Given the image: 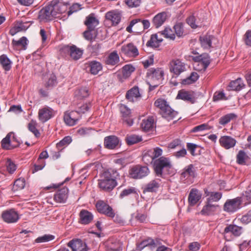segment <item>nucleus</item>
Returning <instances> with one entry per match:
<instances>
[{"mask_svg": "<svg viewBox=\"0 0 251 251\" xmlns=\"http://www.w3.org/2000/svg\"><path fill=\"white\" fill-rule=\"evenodd\" d=\"M126 98L130 101H134V99L140 97L138 87L134 86L128 90L126 94Z\"/></svg>", "mask_w": 251, "mask_h": 251, "instance_id": "obj_42", "label": "nucleus"}, {"mask_svg": "<svg viewBox=\"0 0 251 251\" xmlns=\"http://www.w3.org/2000/svg\"><path fill=\"white\" fill-rule=\"evenodd\" d=\"M154 125V120L152 117H149L147 119L143 120L141 127L143 130L148 131L153 129Z\"/></svg>", "mask_w": 251, "mask_h": 251, "instance_id": "obj_36", "label": "nucleus"}, {"mask_svg": "<svg viewBox=\"0 0 251 251\" xmlns=\"http://www.w3.org/2000/svg\"><path fill=\"white\" fill-rule=\"evenodd\" d=\"M197 176L196 170L193 164H189L185 166L182 170L180 175V180L181 182L188 185L194 182V179Z\"/></svg>", "mask_w": 251, "mask_h": 251, "instance_id": "obj_7", "label": "nucleus"}, {"mask_svg": "<svg viewBox=\"0 0 251 251\" xmlns=\"http://www.w3.org/2000/svg\"><path fill=\"white\" fill-rule=\"evenodd\" d=\"M38 124L36 120L32 119L28 124V129L36 137H39L40 136V133L39 130L37 128Z\"/></svg>", "mask_w": 251, "mask_h": 251, "instance_id": "obj_47", "label": "nucleus"}, {"mask_svg": "<svg viewBox=\"0 0 251 251\" xmlns=\"http://www.w3.org/2000/svg\"><path fill=\"white\" fill-rule=\"evenodd\" d=\"M167 19V13L165 12L156 15L152 20V24L156 28L161 26Z\"/></svg>", "mask_w": 251, "mask_h": 251, "instance_id": "obj_34", "label": "nucleus"}, {"mask_svg": "<svg viewBox=\"0 0 251 251\" xmlns=\"http://www.w3.org/2000/svg\"><path fill=\"white\" fill-rule=\"evenodd\" d=\"M84 24L87 26V28L95 30L99 24V21L96 18L95 14L91 13L86 17Z\"/></svg>", "mask_w": 251, "mask_h": 251, "instance_id": "obj_31", "label": "nucleus"}, {"mask_svg": "<svg viewBox=\"0 0 251 251\" xmlns=\"http://www.w3.org/2000/svg\"><path fill=\"white\" fill-rule=\"evenodd\" d=\"M120 57L117 51L114 50L110 53L104 60V63L107 65H117L120 62Z\"/></svg>", "mask_w": 251, "mask_h": 251, "instance_id": "obj_33", "label": "nucleus"}, {"mask_svg": "<svg viewBox=\"0 0 251 251\" xmlns=\"http://www.w3.org/2000/svg\"><path fill=\"white\" fill-rule=\"evenodd\" d=\"M29 22L18 21L15 26L10 30V34L13 36L17 32L26 30L30 26Z\"/></svg>", "mask_w": 251, "mask_h": 251, "instance_id": "obj_28", "label": "nucleus"}, {"mask_svg": "<svg viewBox=\"0 0 251 251\" xmlns=\"http://www.w3.org/2000/svg\"><path fill=\"white\" fill-rule=\"evenodd\" d=\"M219 142L222 147L226 149H229L235 146L236 141L229 136H223L220 138Z\"/></svg>", "mask_w": 251, "mask_h": 251, "instance_id": "obj_32", "label": "nucleus"}, {"mask_svg": "<svg viewBox=\"0 0 251 251\" xmlns=\"http://www.w3.org/2000/svg\"><path fill=\"white\" fill-rule=\"evenodd\" d=\"M142 140V136L136 134L127 135L126 137V142L128 145L136 144Z\"/></svg>", "mask_w": 251, "mask_h": 251, "instance_id": "obj_48", "label": "nucleus"}, {"mask_svg": "<svg viewBox=\"0 0 251 251\" xmlns=\"http://www.w3.org/2000/svg\"><path fill=\"white\" fill-rule=\"evenodd\" d=\"M3 220L7 223H14L19 219L18 213L13 209L3 211L1 214Z\"/></svg>", "mask_w": 251, "mask_h": 251, "instance_id": "obj_15", "label": "nucleus"}, {"mask_svg": "<svg viewBox=\"0 0 251 251\" xmlns=\"http://www.w3.org/2000/svg\"><path fill=\"white\" fill-rule=\"evenodd\" d=\"M170 64V71L176 75H179L185 70V66L184 63L179 59H175L171 61Z\"/></svg>", "mask_w": 251, "mask_h": 251, "instance_id": "obj_17", "label": "nucleus"}, {"mask_svg": "<svg viewBox=\"0 0 251 251\" xmlns=\"http://www.w3.org/2000/svg\"><path fill=\"white\" fill-rule=\"evenodd\" d=\"M175 31V34L178 37H181L183 35L184 28L182 23H177L174 26Z\"/></svg>", "mask_w": 251, "mask_h": 251, "instance_id": "obj_61", "label": "nucleus"}, {"mask_svg": "<svg viewBox=\"0 0 251 251\" xmlns=\"http://www.w3.org/2000/svg\"><path fill=\"white\" fill-rule=\"evenodd\" d=\"M193 60L198 62L201 63L203 68L206 69L210 63V57L207 54H203L193 57Z\"/></svg>", "mask_w": 251, "mask_h": 251, "instance_id": "obj_39", "label": "nucleus"}, {"mask_svg": "<svg viewBox=\"0 0 251 251\" xmlns=\"http://www.w3.org/2000/svg\"><path fill=\"white\" fill-rule=\"evenodd\" d=\"M154 105L159 108V113L162 117L168 121L173 120L178 114L177 112L173 109L164 99H158L155 101Z\"/></svg>", "mask_w": 251, "mask_h": 251, "instance_id": "obj_4", "label": "nucleus"}, {"mask_svg": "<svg viewBox=\"0 0 251 251\" xmlns=\"http://www.w3.org/2000/svg\"><path fill=\"white\" fill-rule=\"evenodd\" d=\"M164 71L161 68H151L148 70L147 77L149 83L153 84L151 86L150 84V90H152L154 88L159 85L160 82L163 79Z\"/></svg>", "mask_w": 251, "mask_h": 251, "instance_id": "obj_5", "label": "nucleus"}, {"mask_svg": "<svg viewBox=\"0 0 251 251\" xmlns=\"http://www.w3.org/2000/svg\"><path fill=\"white\" fill-rule=\"evenodd\" d=\"M247 158L248 156L246 152L244 151L240 150L237 155L236 162L239 164L243 165L245 163Z\"/></svg>", "mask_w": 251, "mask_h": 251, "instance_id": "obj_57", "label": "nucleus"}, {"mask_svg": "<svg viewBox=\"0 0 251 251\" xmlns=\"http://www.w3.org/2000/svg\"><path fill=\"white\" fill-rule=\"evenodd\" d=\"M136 24L139 26H143L144 29H148L150 26V22L148 20H141L140 19H135L130 22L129 25L126 28V30L129 33H132L133 32L132 28Z\"/></svg>", "mask_w": 251, "mask_h": 251, "instance_id": "obj_21", "label": "nucleus"}, {"mask_svg": "<svg viewBox=\"0 0 251 251\" xmlns=\"http://www.w3.org/2000/svg\"><path fill=\"white\" fill-rule=\"evenodd\" d=\"M67 246L72 249V251H88L89 249L85 241L78 238L70 241Z\"/></svg>", "mask_w": 251, "mask_h": 251, "instance_id": "obj_12", "label": "nucleus"}, {"mask_svg": "<svg viewBox=\"0 0 251 251\" xmlns=\"http://www.w3.org/2000/svg\"><path fill=\"white\" fill-rule=\"evenodd\" d=\"M12 132H10L7 134L6 137L4 138L1 141V147L3 149L6 150H10L19 146V143L17 142L16 144H13L11 143V135Z\"/></svg>", "mask_w": 251, "mask_h": 251, "instance_id": "obj_30", "label": "nucleus"}, {"mask_svg": "<svg viewBox=\"0 0 251 251\" xmlns=\"http://www.w3.org/2000/svg\"><path fill=\"white\" fill-rule=\"evenodd\" d=\"M6 165L7 170L10 174H13L17 169L16 165L10 158L7 159Z\"/></svg>", "mask_w": 251, "mask_h": 251, "instance_id": "obj_62", "label": "nucleus"}, {"mask_svg": "<svg viewBox=\"0 0 251 251\" xmlns=\"http://www.w3.org/2000/svg\"><path fill=\"white\" fill-rule=\"evenodd\" d=\"M160 181L156 179L151 180L143 188V193L156 192L160 187Z\"/></svg>", "mask_w": 251, "mask_h": 251, "instance_id": "obj_35", "label": "nucleus"}, {"mask_svg": "<svg viewBox=\"0 0 251 251\" xmlns=\"http://www.w3.org/2000/svg\"><path fill=\"white\" fill-rule=\"evenodd\" d=\"M216 40L214 36L208 34L200 36L199 38L201 47L205 50H209L213 48L212 42Z\"/></svg>", "mask_w": 251, "mask_h": 251, "instance_id": "obj_24", "label": "nucleus"}, {"mask_svg": "<svg viewBox=\"0 0 251 251\" xmlns=\"http://www.w3.org/2000/svg\"><path fill=\"white\" fill-rule=\"evenodd\" d=\"M242 199L239 197L227 200L224 205V210L228 213H234L241 207Z\"/></svg>", "mask_w": 251, "mask_h": 251, "instance_id": "obj_9", "label": "nucleus"}, {"mask_svg": "<svg viewBox=\"0 0 251 251\" xmlns=\"http://www.w3.org/2000/svg\"><path fill=\"white\" fill-rule=\"evenodd\" d=\"M89 94V90L86 87H82L75 92L76 96L80 99L88 97Z\"/></svg>", "mask_w": 251, "mask_h": 251, "instance_id": "obj_56", "label": "nucleus"}, {"mask_svg": "<svg viewBox=\"0 0 251 251\" xmlns=\"http://www.w3.org/2000/svg\"><path fill=\"white\" fill-rule=\"evenodd\" d=\"M149 173L150 170L147 166L140 165L132 167L129 171L130 177L134 179H141Z\"/></svg>", "mask_w": 251, "mask_h": 251, "instance_id": "obj_8", "label": "nucleus"}, {"mask_svg": "<svg viewBox=\"0 0 251 251\" xmlns=\"http://www.w3.org/2000/svg\"><path fill=\"white\" fill-rule=\"evenodd\" d=\"M121 51L129 57H136L139 55L137 47L132 43L123 46L121 48Z\"/></svg>", "mask_w": 251, "mask_h": 251, "instance_id": "obj_18", "label": "nucleus"}, {"mask_svg": "<svg viewBox=\"0 0 251 251\" xmlns=\"http://www.w3.org/2000/svg\"><path fill=\"white\" fill-rule=\"evenodd\" d=\"M54 239V236L50 234H45L43 236L37 238L35 242L37 243H45L51 241Z\"/></svg>", "mask_w": 251, "mask_h": 251, "instance_id": "obj_59", "label": "nucleus"}, {"mask_svg": "<svg viewBox=\"0 0 251 251\" xmlns=\"http://www.w3.org/2000/svg\"><path fill=\"white\" fill-rule=\"evenodd\" d=\"M55 114V112L52 108L46 106L39 109L38 120L41 123H45L53 118Z\"/></svg>", "mask_w": 251, "mask_h": 251, "instance_id": "obj_10", "label": "nucleus"}, {"mask_svg": "<svg viewBox=\"0 0 251 251\" xmlns=\"http://www.w3.org/2000/svg\"><path fill=\"white\" fill-rule=\"evenodd\" d=\"M119 144V138L114 135L107 136L104 140V145L107 149H115L118 146Z\"/></svg>", "mask_w": 251, "mask_h": 251, "instance_id": "obj_27", "label": "nucleus"}, {"mask_svg": "<svg viewBox=\"0 0 251 251\" xmlns=\"http://www.w3.org/2000/svg\"><path fill=\"white\" fill-rule=\"evenodd\" d=\"M65 11V6L61 3L52 1L48 5L43 7L39 12L38 18L41 22H46L59 17Z\"/></svg>", "mask_w": 251, "mask_h": 251, "instance_id": "obj_1", "label": "nucleus"}, {"mask_svg": "<svg viewBox=\"0 0 251 251\" xmlns=\"http://www.w3.org/2000/svg\"><path fill=\"white\" fill-rule=\"evenodd\" d=\"M120 111L123 118V122L128 126H131L133 123V120L131 118V111L125 105L120 107Z\"/></svg>", "mask_w": 251, "mask_h": 251, "instance_id": "obj_25", "label": "nucleus"}, {"mask_svg": "<svg viewBox=\"0 0 251 251\" xmlns=\"http://www.w3.org/2000/svg\"><path fill=\"white\" fill-rule=\"evenodd\" d=\"M69 196V189L66 187L59 189L54 194L53 200L57 203L66 202Z\"/></svg>", "mask_w": 251, "mask_h": 251, "instance_id": "obj_16", "label": "nucleus"}, {"mask_svg": "<svg viewBox=\"0 0 251 251\" xmlns=\"http://www.w3.org/2000/svg\"><path fill=\"white\" fill-rule=\"evenodd\" d=\"M12 44L15 49L25 50L26 49L27 39L25 37H22L18 40L13 39Z\"/></svg>", "mask_w": 251, "mask_h": 251, "instance_id": "obj_38", "label": "nucleus"}, {"mask_svg": "<svg viewBox=\"0 0 251 251\" xmlns=\"http://www.w3.org/2000/svg\"><path fill=\"white\" fill-rule=\"evenodd\" d=\"M135 71V67L132 64H128L124 66L122 68V74L118 73L117 79L121 82H124L126 79L129 77Z\"/></svg>", "mask_w": 251, "mask_h": 251, "instance_id": "obj_14", "label": "nucleus"}, {"mask_svg": "<svg viewBox=\"0 0 251 251\" xmlns=\"http://www.w3.org/2000/svg\"><path fill=\"white\" fill-rule=\"evenodd\" d=\"M79 223L82 225H88L93 221V214L86 209H82L79 213Z\"/></svg>", "mask_w": 251, "mask_h": 251, "instance_id": "obj_22", "label": "nucleus"}, {"mask_svg": "<svg viewBox=\"0 0 251 251\" xmlns=\"http://www.w3.org/2000/svg\"><path fill=\"white\" fill-rule=\"evenodd\" d=\"M161 34L166 38L174 40L176 38V34L172 28L166 27L161 31Z\"/></svg>", "mask_w": 251, "mask_h": 251, "instance_id": "obj_55", "label": "nucleus"}, {"mask_svg": "<svg viewBox=\"0 0 251 251\" xmlns=\"http://www.w3.org/2000/svg\"><path fill=\"white\" fill-rule=\"evenodd\" d=\"M243 232V228L241 226L235 225L230 224L227 225L224 229L223 234L225 237L226 235L231 233L235 237H238L241 235Z\"/></svg>", "mask_w": 251, "mask_h": 251, "instance_id": "obj_20", "label": "nucleus"}, {"mask_svg": "<svg viewBox=\"0 0 251 251\" xmlns=\"http://www.w3.org/2000/svg\"><path fill=\"white\" fill-rule=\"evenodd\" d=\"M153 167L156 175L162 177L165 170L172 168V164L169 158L161 156L154 160Z\"/></svg>", "mask_w": 251, "mask_h": 251, "instance_id": "obj_6", "label": "nucleus"}, {"mask_svg": "<svg viewBox=\"0 0 251 251\" xmlns=\"http://www.w3.org/2000/svg\"><path fill=\"white\" fill-rule=\"evenodd\" d=\"M12 62L7 55L3 54L0 56V64L5 71H9L12 67Z\"/></svg>", "mask_w": 251, "mask_h": 251, "instance_id": "obj_40", "label": "nucleus"}, {"mask_svg": "<svg viewBox=\"0 0 251 251\" xmlns=\"http://www.w3.org/2000/svg\"><path fill=\"white\" fill-rule=\"evenodd\" d=\"M237 116L233 113H228L225 115L222 116L219 119V124L223 126H226L229 123L230 121L235 120Z\"/></svg>", "mask_w": 251, "mask_h": 251, "instance_id": "obj_44", "label": "nucleus"}, {"mask_svg": "<svg viewBox=\"0 0 251 251\" xmlns=\"http://www.w3.org/2000/svg\"><path fill=\"white\" fill-rule=\"evenodd\" d=\"M58 51L59 54L63 57H66L70 56L72 46L64 45H60L58 47Z\"/></svg>", "mask_w": 251, "mask_h": 251, "instance_id": "obj_51", "label": "nucleus"}, {"mask_svg": "<svg viewBox=\"0 0 251 251\" xmlns=\"http://www.w3.org/2000/svg\"><path fill=\"white\" fill-rule=\"evenodd\" d=\"M199 75L196 72L191 73L190 75L185 79L182 80V84L183 85H188L195 82L199 78Z\"/></svg>", "mask_w": 251, "mask_h": 251, "instance_id": "obj_49", "label": "nucleus"}, {"mask_svg": "<svg viewBox=\"0 0 251 251\" xmlns=\"http://www.w3.org/2000/svg\"><path fill=\"white\" fill-rule=\"evenodd\" d=\"M154 105L159 108V113L162 117L168 121L173 120L178 114L177 112L173 109L164 99H158L155 101Z\"/></svg>", "mask_w": 251, "mask_h": 251, "instance_id": "obj_3", "label": "nucleus"}, {"mask_svg": "<svg viewBox=\"0 0 251 251\" xmlns=\"http://www.w3.org/2000/svg\"><path fill=\"white\" fill-rule=\"evenodd\" d=\"M244 86L245 85L240 78H238L235 80L231 81L228 85L231 90L235 91L241 90Z\"/></svg>", "mask_w": 251, "mask_h": 251, "instance_id": "obj_46", "label": "nucleus"}, {"mask_svg": "<svg viewBox=\"0 0 251 251\" xmlns=\"http://www.w3.org/2000/svg\"><path fill=\"white\" fill-rule=\"evenodd\" d=\"M136 189L134 187H129L123 190L120 194L119 197L123 199L125 197L128 196L131 194H136Z\"/></svg>", "mask_w": 251, "mask_h": 251, "instance_id": "obj_58", "label": "nucleus"}, {"mask_svg": "<svg viewBox=\"0 0 251 251\" xmlns=\"http://www.w3.org/2000/svg\"><path fill=\"white\" fill-rule=\"evenodd\" d=\"M222 197V193L218 192H212L211 195L207 199V201L209 202L218 201Z\"/></svg>", "mask_w": 251, "mask_h": 251, "instance_id": "obj_60", "label": "nucleus"}, {"mask_svg": "<svg viewBox=\"0 0 251 251\" xmlns=\"http://www.w3.org/2000/svg\"><path fill=\"white\" fill-rule=\"evenodd\" d=\"M176 99L182 100L191 103H194L195 102L194 95L190 92L184 89H181L178 92Z\"/></svg>", "mask_w": 251, "mask_h": 251, "instance_id": "obj_29", "label": "nucleus"}, {"mask_svg": "<svg viewBox=\"0 0 251 251\" xmlns=\"http://www.w3.org/2000/svg\"><path fill=\"white\" fill-rule=\"evenodd\" d=\"M118 176L117 171L108 170L104 172L101 178L99 180V186L100 189L105 191H110L117 185L116 176Z\"/></svg>", "mask_w": 251, "mask_h": 251, "instance_id": "obj_2", "label": "nucleus"}, {"mask_svg": "<svg viewBox=\"0 0 251 251\" xmlns=\"http://www.w3.org/2000/svg\"><path fill=\"white\" fill-rule=\"evenodd\" d=\"M83 54V50L78 48L75 45H72L70 56L74 60H77L81 58Z\"/></svg>", "mask_w": 251, "mask_h": 251, "instance_id": "obj_45", "label": "nucleus"}, {"mask_svg": "<svg viewBox=\"0 0 251 251\" xmlns=\"http://www.w3.org/2000/svg\"><path fill=\"white\" fill-rule=\"evenodd\" d=\"M106 251H119L122 250V244L116 238H110L104 243Z\"/></svg>", "mask_w": 251, "mask_h": 251, "instance_id": "obj_19", "label": "nucleus"}, {"mask_svg": "<svg viewBox=\"0 0 251 251\" xmlns=\"http://www.w3.org/2000/svg\"><path fill=\"white\" fill-rule=\"evenodd\" d=\"M96 207L100 213L104 214L110 218H114L115 212L111 206L103 201L99 200L96 204Z\"/></svg>", "mask_w": 251, "mask_h": 251, "instance_id": "obj_11", "label": "nucleus"}, {"mask_svg": "<svg viewBox=\"0 0 251 251\" xmlns=\"http://www.w3.org/2000/svg\"><path fill=\"white\" fill-rule=\"evenodd\" d=\"M57 84L56 77L53 74L50 75L48 80L46 83V87H52Z\"/></svg>", "mask_w": 251, "mask_h": 251, "instance_id": "obj_63", "label": "nucleus"}, {"mask_svg": "<svg viewBox=\"0 0 251 251\" xmlns=\"http://www.w3.org/2000/svg\"><path fill=\"white\" fill-rule=\"evenodd\" d=\"M218 206V205L213 204L206 201V204L203 207L201 213L202 215H209L215 211Z\"/></svg>", "mask_w": 251, "mask_h": 251, "instance_id": "obj_43", "label": "nucleus"}, {"mask_svg": "<svg viewBox=\"0 0 251 251\" xmlns=\"http://www.w3.org/2000/svg\"><path fill=\"white\" fill-rule=\"evenodd\" d=\"M88 64L90 68V72L92 75H97L99 72L102 69V64L97 61L93 60L89 61Z\"/></svg>", "mask_w": 251, "mask_h": 251, "instance_id": "obj_37", "label": "nucleus"}, {"mask_svg": "<svg viewBox=\"0 0 251 251\" xmlns=\"http://www.w3.org/2000/svg\"><path fill=\"white\" fill-rule=\"evenodd\" d=\"M162 41V39H159L158 38L157 34H153L151 35L150 39L147 42L146 45L148 47L157 48L159 47Z\"/></svg>", "mask_w": 251, "mask_h": 251, "instance_id": "obj_41", "label": "nucleus"}, {"mask_svg": "<svg viewBox=\"0 0 251 251\" xmlns=\"http://www.w3.org/2000/svg\"><path fill=\"white\" fill-rule=\"evenodd\" d=\"M242 203L244 202V205L251 204V189L245 191L241 197Z\"/></svg>", "mask_w": 251, "mask_h": 251, "instance_id": "obj_54", "label": "nucleus"}, {"mask_svg": "<svg viewBox=\"0 0 251 251\" xmlns=\"http://www.w3.org/2000/svg\"><path fill=\"white\" fill-rule=\"evenodd\" d=\"M105 19L107 21H110L112 25H117L121 19V14L117 11H111L105 14Z\"/></svg>", "mask_w": 251, "mask_h": 251, "instance_id": "obj_26", "label": "nucleus"}, {"mask_svg": "<svg viewBox=\"0 0 251 251\" xmlns=\"http://www.w3.org/2000/svg\"><path fill=\"white\" fill-rule=\"evenodd\" d=\"M25 180L24 178H19L16 179L14 183L12 190L13 191H17L22 190L25 186Z\"/></svg>", "mask_w": 251, "mask_h": 251, "instance_id": "obj_52", "label": "nucleus"}, {"mask_svg": "<svg viewBox=\"0 0 251 251\" xmlns=\"http://www.w3.org/2000/svg\"><path fill=\"white\" fill-rule=\"evenodd\" d=\"M162 153V150L159 147H156L148 151V154L152 157L153 161L161 156Z\"/></svg>", "mask_w": 251, "mask_h": 251, "instance_id": "obj_50", "label": "nucleus"}, {"mask_svg": "<svg viewBox=\"0 0 251 251\" xmlns=\"http://www.w3.org/2000/svg\"><path fill=\"white\" fill-rule=\"evenodd\" d=\"M202 194L196 188H192L189 193L188 201L190 206H194L201 199Z\"/></svg>", "mask_w": 251, "mask_h": 251, "instance_id": "obj_23", "label": "nucleus"}, {"mask_svg": "<svg viewBox=\"0 0 251 251\" xmlns=\"http://www.w3.org/2000/svg\"><path fill=\"white\" fill-rule=\"evenodd\" d=\"M81 117V115L78 111L66 112L64 115V121L66 125L73 126L76 124Z\"/></svg>", "mask_w": 251, "mask_h": 251, "instance_id": "obj_13", "label": "nucleus"}, {"mask_svg": "<svg viewBox=\"0 0 251 251\" xmlns=\"http://www.w3.org/2000/svg\"><path fill=\"white\" fill-rule=\"evenodd\" d=\"M243 40L247 46L251 47V29L246 31L244 35Z\"/></svg>", "mask_w": 251, "mask_h": 251, "instance_id": "obj_64", "label": "nucleus"}, {"mask_svg": "<svg viewBox=\"0 0 251 251\" xmlns=\"http://www.w3.org/2000/svg\"><path fill=\"white\" fill-rule=\"evenodd\" d=\"M72 141L71 137L68 136L65 137L59 142L56 144V148L58 150L61 151L64 147L68 146Z\"/></svg>", "mask_w": 251, "mask_h": 251, "instance_id": "obj_53", "label": "nucleus"}]
</instances>
